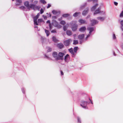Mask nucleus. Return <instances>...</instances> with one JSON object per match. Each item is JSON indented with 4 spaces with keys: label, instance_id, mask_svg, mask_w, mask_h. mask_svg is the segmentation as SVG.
Returning <instances> with one entry per match:
<instances>
[{
    "label": "nucleus",
    "instance_id": "obj_1",
    "mask_svg": "<svg viewBox=\"0 0 123 123\" xmlns=\"http://www.w3.org/2000/svg\"><path fill=\"white\" fill-rule=\"evenodd\" d=\"M77 22L73 21L70 23L72 26V28L73 31H74L76 30L77 28L78 25L76 24Z\"/></svg>",
    "mask_w": 123,
    "mask_h": 123
},
{
    "label": "nucleus",
    "instance_id": "obj_2",
    "mask_svg": "<svg viewBox=\"0 0 123 123\" xmlns=\"http://www.w3.org/2000/svg\"><path fill=\"white\" fill-rule=\"evenodd\" d=\"M52 24L54 26L57 27L58 28H60L62 27L55 20H53L52 21Z\"/></svg>",
    "mask_w": 123,
    "mask_h": 123
},
{
    "label": "nucleus",
    "instance_id": "obj_3",
    "mask_svg": "<svg viewBox=\"0 0 123 123\" xmlns=\"http://www.w3.org/2000/svg\"><path fill=\"white\" fill-rule=\"evenodd\" d=\"M65 55L64 53L59 52L58 54V60H63L64 59L63 56Z\"/></svg>",
    "mask_w": 123,
    "mask_h": 123
},
{
    "label": "nucleus",
    "instance_id": "obj_4",
    "mask_svg": "<svg viewBox=\"0 0 123 123\" xmlns=\"http://www.w3.org/2000/svg\"><path fill=\"white\" fill-rule=\"evenodd\" d=\"M87 104V101H82L80 104V105L83 108L86 109L87 108V107L86 106Z\"/></svg>",
    "mask_w": 123,
    "mask_h": 123
},
{
    "label": "nucleus",
    "instance_id": "obj_5",
    "mask_svg": "<svg viewBox=\"0 0 123 123\" xmlns=\"http://www.w3.org/2000/svg\"><path fill=\"white\" fill-rule=\"evenodd\" d=\"M72 41V40L70 39H69L68 40L65 41L64 42V44L66 46H69L70 43Z\"/></svg>",
    "mask_w": 123,
    "mask_h": 123
},
{
    "label": "nucleus",
    "instance_id": "obj_6",
    "mask_svg": "<svg viewBox=\"0 0 123 123\" xmlns=\"http://www.w3.org/2000/svg\"><path fill=\"white\" fill-rule=\"evenodd\" d=\"M87 29L90 31L89 32V34L87 35V36L86 37V39L90 36V34H91V32L94 31V28L93 27H91L89 28H88Z\"/></svg>",
    "mask_w": 123,
    "mask_h": 123
},
{
    "label": "nucleus",
    "instance_id": "obj_7",
    "mask_svg": "<svg viewBox=\"0 0 123 123\" xmlns=\"http://www.w3.org/2000/svg\"><path fill=\"white\" fill-rule=\"evenodd\" d=\"M52 55L56 60H58V54L57 52H53L52 53Z\"/></svg>",
    "mask_w": 123,
    "mask_h": 123
},
{
    "label": "nucleus",
    "instance_id": "obj_8",
    "mask_svg": "<svg viewBox=\"0 0 123 123\" xmlns=\"http://www.w3.org/2000/svg\"><path fill=\"white\" fill-rule=\"evenodd\" d=\"M101 9L100 7H99L96 10L94 13V15H95L99 13H100V10Z\"/></svg>",
    "mask_w": 123,
    "mask_h": 123
},
{
    "label": "nucleus",
    "instance_id": "obj_9",
    "mask_svg": "<svg viewBox=\"0 0 123 123\" xmlns=\"http://www.w3.org/2000/svg\"><path fill=\"white\" fill-rule=\"evenodd\" d=\"M69 59V55L68 54H67L64 57V60L66 62H68Z\"/></svg>",
    "mask_w": 123,
    "mask_h": 123
},
{
    "label": "nucleus",
    "instance_id": "obj_10",
    "mask_svg": "<svg viewBox=\"0 0 123 123\" xmlns=\"http://www.w3.org/2000/svg\"><path fill=\"white\" fill-rule=\"evenodd\" d=\"M35 5L34 4H31L29 5V6L28 8V9L30 10L31 9L35 10Z\"/></svg>",
    "mask_w": 123,
    "mask_h": 123
},
{
    "label": "nucleus",
    "instance_id": "obj_11",
    "mask_svg": "<svg viewBox=\"0 0 123 123\" xmlns=\"http://www.w3.org/2000/svg\"><path fill=\"white\" fill-rule=\"evenodd\" d=\"M15 4L16 5L19 6L21 5L22 1V0H16Z\"/></svg>",
    "mask_w": 123,
    "mask_h": 123
},
{
    "label": "nucleus",
    "instance_id": "obj_12",
    "mask_svg": "<svg viewBox=\"0 0 123 123\" xmlns=\"http://www.w3.org/2000/svg\"><path fill=\"white\" fill-rule=\"evenodd\" d=\"M69 51L72 55V56L74 57L75 56V55L74 53L72 48H71L69 49Z\"/></svg>",
    "mask_w": 123,
    "mask_h": 123
},
{
    "label": "nucleus",
    "instance_id": "obj_13",
    "mask_svg": "<svg viewBox=\"0 0 123 123\" xmlns=\"http://www.w3.org/2000/svg\"><path fill=\"white\" fill-rule=\"evenodd\" d=\"M91 24L92 25H93L98 23V21L97 20L93 19L91 21Z\"/></svg>",
    "mask_w": 123,
    "mask_h": 123
},
{
    "label": "nucleus",
    "instance_id": "obj_14",
    "mask_svg": "<svg viewBox=\"0 0 123 123\" xmlns=\"http://www.w3.org/2000/svg\"><path fill=\"white\" fill-rule=\"evenodd\" d=\"M58 47L60 49H61L63 47L64 45L63 44L61 43H58L57 45Z\"/></svg>",
    "mask_w": 123,
    "mask_h": 123
},
{
    "label": "nucleus",
    "instance_id": "obj_15",
    "mask_svg": "<svg viewBox=\"0 0 123 123\" xmlns=\"http://www.w3.org/2000/svg\"><path fill=\"white\" fill-rule=\"evenodd\" d=\"M78 21L79 23L82 24H85L86 23V20L82 19H80Z\"/></svg>",
    "mask_w": 123,
    "mask_h": 123
},
{
    "label": "nucleus",
    "instance_id": "obj_16",
    "mask_svg": "<svg viewBox=\"0 0 123 123\" xmlns=\"http://www.w3.org/2000/svg\"><path fill=\"white\" fill-rule=\"evenodd\" d=\"M98 5L97 4H96L95 5L93 6L91 8V10L92 11H94L95 10L96 8L97 7Z\"/></svg>",
    "mask_w": 123,
    "mask_h": 123
},
{
    "label": "nucleus",
    "instance_id": "obj_17",
    "mask_svg": "<svg viewBox=\"0 0 123 123\" xmlns=\"http://www.w3.org/2000/svg\"><path fill=\"white\" fill-rule=\"evenodd\" d=\"M86 29V27L83 26L80 28L79 29V31L81 32H82L85 31Z\"/></svg>",
    "mask_w": 123,
    "mask_h": 123
},
{
    "label": "nucleus",
    "instance_id": "obj_18",
    "mask_svg": "<svg viewBox=\"0 0 123 123\" xmlns=\"http://www.w3.org/2000/svg\"><path fill=\"white\" fill-rule=\"evenodd\" d=\"M84 34H83L79 35L78 37V39L80 40L82 39L84 37Z\"/></svg>",
    "mask_w": 123,
    "mask_h": 123
},
{
    "label": "nucleus",
    "instance_id": "obj_19",
    "mask_svg": "<svg viewBox=\"0 0 123 123\" xmlns=\"http://www.w3.org/2000/svg\"><path fill=\"white\" fill-rule=\"evenodd\" d=\"M24 4L25 6L26 7L28 8L30 5H29V2L28 1H26L24 3Z\"/></svg>",
    "mask_w": 123,
    "mask_h": 123
},
{
    "label": "nucleus",
    "instance_id": "obj_20",
    "mask_svg": "<svg viewBox=\"0 0 123 123\" xmlns=\"http://www.w3.org/2000/svg\"><path fill=\"white\" fill-rule=\"evenodd\" d=\"M88 10V8H87L85 10L82 12V14L83 15H85L87 13Z\"/></svg>",
    "mask_w": 123,
    "mask_h": 123
},
{
    "label": "nucleus",
    "instance_id": "obj_21",
    "mask_svg": "<svg viewBox=\"0 0 123 123\" xmlns=\"http://www.w3.org/2000/svg\"><path fill=\"white\" fill-rule=\"evenodd\" d=\"M98 20H99L101 21H103L105 19V17H98L97 18Z\"/></svg>",
    "mask_w": 123,
    "mask_h": 123
},
{
    "label": "nucleus",
    "instance_id": "obj_22",
    "mask_svg": "<svg viewBox=\"0 0 123 123\" xmlns=\"http://www.w3.org/2000/svg\"><path fill=\"white\" fill-rule=\"evenodd\" d=\"M66 33L67 34L68 36H70L72 35L71 32L69 30H68L66 31Z\"/></svg>",
    "mask_w": 123,
    "mask_h": 123
},
{
    "label": "nucleus",
    "instance_id": "obj_23",
    "mask_svg": "<svg viewBox=\"0 0 123 123\" xmlns=\"http://www.w3.org/2000/svg\"><path fill=\"white\" fill-rule=\"evenodd\" d=\"M80 14V12H76L74 14L73 16L74 17H76L78 15H79Z\"/></svg>",
    "mask_w": 123,
    "mask_h": 123
},
{
    "label": "nucleus",
    "instance_id": "obj_24",
    "mask_svg": "<svg viewBox=\"0 0 123 123\" xmlns=\"http://www.w3.org/2000/svg\"><path fill=\"white\" fill-rule=\"evenodd\" d=\"M45 32L46 34V35L47 36H48L49 34V32L48 30H45Z\"/></svg>",
    "mask_w": 123,
    "mask_h": 123
},
{
    "label": "nucleus",
    "instance_id": "obj_25",
    "mask_svg": "<svg viewBox=\"0 0 123 123\" xmlns=\"http://www.w3.org/2000/svg\"><path fill=\"white\" fill-rule=\"evenodd\" d=\"M19 9L24 11H25L26 9V8L24 6H22L19 7Z\"/></svg>",
    "mask_w": 123,
    "mask_h": 123
},
{
    "label": "nucleus",
    "instance_id": "obj_26",
    "mask_svg": "<svg viewBox=\"0 0 123 123\" xmlns=\"http://www.w3.org/2000/svg\"><path fill=\"white\" fill-rule=\"evenodd\" d=\"M40 6H35V10H39V9H40Z\"/></svg>",
    "mask_w": 123,
    "mask_h": 123
},
{
    "label": "nucleus",
    "instance_id": "obj_27",
    "mask_svg": "<svg viewBox=\"0 0 123 123\" xmlns=\"http://www.w3.org/2000/svg\"><path fill=\"white\" fill-rule=\"evenodd\" d=\"M53 41L55 42H56L57 41V40L56 39L55 37L53 36L52 37Z\"/></svg>",
    "mask_w": 123,
    "mask_h": 123
},
{
    "label": "nucleus",
    "instance_id": "obj_28",
    "mask_svg": "<svg viewBox=\"0 0 123 123\" xmlns=\"http://www.w3.org/2000/svg\"><path fill=\"white\" fill-rule=\"evenodd\" d=\"M73 44H78V41L77 40H74L73 41Z\"/></svg>",
    "mask_w": 123,
    "mask_h": 123
},
{
    "label": "nucleus",
    "instance_id": "obj_29",
    "mask_svg": "<svg viewBox=\"0 0 123 123\" xmlns=\"http://www.w3.org/2000/svg\"><path fill=\"white\" fill-rule=\"evenodd\" d=\"M69 14H65L63 15L62 17H67L68 16Z\"/></svg>",
    "mask_w": 123,
    "mask_h": 123
},
{
    "label": "nucleus",
    "instance_id": "obj_30",
    "mask_svg": "<svg viewBox=\"0 0 123 123\" xmlns=\"http://www.w3.org/2000/svg\"><path fill=\"white\" fill-rule=\"evenodd\" d=\"M66 23V22L65 21L63 20H62L60 22V24L63 25H65Z\"/></svg>",
    "mask_w": 123,
    "mask_h": 123
},
{
    "label": "nucleus",
    "instance_id": "obj_31",
    "mask_svg": "<svg viewBox=\"0 0 123 123\" xmlns=\"http://www.w3.org/2000/svg\"><path fill=\"white\" fill-rule=\"evenodd\" d=\"M78 48L77 47H75L74 48V51L75 53H76Z\"/></svg>",
    "mask_w": 123,
    "mask_h": 123
},
{
    "label": "nucleus",
    "instance_id": "obj_32",
    "mask_svg": "<svg viewBox=\"0 0 123 123\" xmlns=\"http://www.w3.org/2000/svg\"><path fill=\"white\" fill-rule=\"evenodd\" d=\"M52 13L54 14H56L57 13V11L53 10L52 11Z\"/></svg>",
    "mask_w": 123,
    "mask_h": 123
},
{
    "label": "nucleus",
    "instance_id": "obj_33",
    "mask_svg": "<svg viewBox=\"0 0 123 123\" xmlns=\"http://www.w3.org/2000/svg\"><path fill=\"white\" fill-rule=\"evenodd\" d=\"M40 2L42 3L45 4L46 3V2L44 0H40Z\"/></svg>",
    "mask_w": 123,
    "mask_h": 123
},
{
    "label": "nucleus",
    "instance_id": "obj_34",
    "mask_svg": "<svg viewBox=\"0 0 123 123\" xmlns=\"http://www.w3.org/2000/svg\"><path fill=\"white\" fill-rule=\"evenodd\" d=\"M34 25H38L37 21H34Z\"/></svg>",
    "mask_w": 123,
    "mask_h": 123
},
{
    "label": "nucleus",
    "instance_id": "obj_35",
    "mask_svg": "<svg viewBox=\"0 0 123 123\" xmlns=\"http://www.w3.org/2000/svg\"><path fill=\"white\" fill-rule=\"evenodd\" d=\"M43 21L42 19H39L38 20V23H41Z\"/></svg>",
    "mask_w": 123,
    "mask_h": 123
},
{
    "label": "nucleus",
    "instance_id": "obj_36",
    "mask_svg": "<svg viewBox=\"0 0 123 123\" xmlns=\"http://www.w3.org/2000/svg\"><path fill=\"white\" fill-rule=\"evenodd\" d=\"M48 49L47 50L48 52H49L51 51V49L49 47H48Z\"/></svg>",
    "mask_w": 123,
    "mask_h": 123
},
{
    "label": "nucleus",
    "instance_id": "obj_37",
    "mask_svg": "<svg viewBox=\"0 0 123 123\" xmlns=\"http://www.w3.org/2000/svg\"><path fill=\"white\" fill-rule=\"evenodd\" d=\"M38 18V17H37L36 16L34 18V21H37V19Z\"/></svg>",
    "mask_w": 123,
    "mask_h": 123
},
{
    "label": "nucleus",
    "instance_id": "obj_38",
    "mask_svg": "<svg viewBox=\"0 0 123 123\" xmlns=\"http://www.w3.org/2000/svg\"><path fill=\"white\" fill-rule=\"evenodd\" d=\"M77 118L78 119V122L79 123H81V121L80 118L79 117H78Z\"/></svg>",
    "mask_w": 123,
    "mask_h": 123
},
{
    "label": "nucleus",
    "instance_id": "obj_39",
    "mask_svg": "<svg viewBox=\"0 0 123 123\" xmlns=\"http://www.w3.org/2000/svg\"><path fill=\"white\" fill-rule=\"evenodd\" d=\"M37 3L38 1H35L33 2V4H34V5H35L37 4Z\"/></svg>",
    "mask_w": 123,
    "mask_h": 123
},
{
    "label": "nucleus",
    "instance_id": "obj_40",
    "mask_svg": "<svg viewBox=\"0 0 123 123\" xmlns=\"http://www.w3.org/2000/svg\"><path fill=\"white\" fill-rule=\"evenodd\" d=\"M120 17H123V11L120 13Z\"/></svg>",
    "mask_w": 123,
    "mask_h": 123
},
{
    "label": "nucleus",
    "instance_id": "obj_41",
    "mask_svg": "<svg viewBox=\"0 0 123 123\" xmlns=\"http://www.w3.org/2000/svg\"><path fill=\"white\" fill-rule=\"evenodd\" d=\"M113 39H115L116 38V37L115 36V35L114 34H113Z\"/></svg>",
    "mask_w": 123,
    "mask_h": 123
},
{
    "label": "nucleus",
    "instance_id": "obj_42",
    "mask_svg": "<svg viewBox=\"0 0 123 123\" xmlns=\"http://www.w3.org/2000/svg\"><path fill=\"white\" fill-rule=\"evenodd\" d=\"M43 10L42 9V8H41L40 10L41 14H42L43 13Z\"/></svg>",
    "mask_w": 123,
    "mask_h": 123
},
{
    "label": "nucleus",
    "instance_id": "obj_43",
    "mask_svg": "<svg viewBox=\"0 0 123 123\" xmlns=\"http://www.w3.org/2000/svg\"><path fill=\"white\" fill-rule=\"evenodd\" d=\"M92 0H93L94 2H97V0H88V1L90 2Z\"/></svg>",
    "mask_w": 123,
    "mask_h": 123
},
{
    "label": "nucleus",
    "instance_id": "obj_44",
    "mask_svg": "<svg viewBox=\"0 0 123 123\" xmlns=\"http://www.w3.org/2000/svg\"><path fill=\"white\" fill-rule=\"evenodd\" d=\"M49 29L50 30L52 29V26L51 25V24H49Z\"/></svg>",
    "mask_w": 123,
    "mask_h": 123
},
{
    "label": "nucleus",
    "instance_id": "obj_45",
    "mask_svg": "<svg viewBox=\"0 0 123 123\" xmlns=\"http://www.w3.org/2000/svg\"><path fill=\"white\" fill-rule=\"evenodd\" d=\"M63 30L64 31H66L67 30V28L65 25L63 27Z\"/></svg>",
    "mask_w": 123,
    "mask_h": 123
},
{
    "label": "nucleus",
    "instance_id": "obj_46",
    "mask_svg": "<svg viewBox=\"0 0 123 123\" xmlns=\"http://www.w3.org/2000/svg\"><path fill=\"white\" fill-rule=\"evenodd\" d=\"M51 32L52 33H56V31L55 30H53L51 31Z\"/></svg>",
    "mask_w": 123,
    "mask_h": 123
},
{
    "label": "nucleus",
    "instance_id": "obj_47",
    "mask_svg": "<svg viewBox=\"0 0 123 123\" xmlns=\"http://www.w3.org/2000/svg\"><path fill=\"white\" fill-rule=\"evenodd\" d=\"M51 6V5L50 4H48V6L47 7V8H49Z\"/></svg>",
    "mask_w": 123,
    "mask_h": 123
},
{
    "label": "nucleus",
    "instance_id": "obj_48",
    "mask_svg": "<svg viewBox=\"0 0 123 123\" xmlns=\"http://www.w3.org/2000/svg\"><path fill=\"white\" fill-rule=\"evenodd\" d=\"M121 26H123V20H122L121 21Z\"/></svg>",
    "mask_w": 123,
    "mask_h": 123
},
{
    "label": "nucleus",
    "instance_id": "obj_49",
    "mask_svg": "<svg viewBox=\"0 0 123 123\" xmlns=\"http://www.w3.org/2000/svg\"><path fill=\"white\" fill-rule=\"evenodd\" d=\"M52 18L53 19H55L56 18V17L55 16H53L52 17Z\"/></svg>",
    "mask_w": 123,
    "mask_h": 123
},
{
    "label": "nucleus",
    "instance_id": "obj_50",
    "mask_svg": "<svg viewBox=\"0 0 123 123\" xmlns=\"http://www.w3.org/2000/svg\"><path fill=\"white\" fill-rule=\"evenodd\" d=\"M114 4L115 6H117L118 5V3L116 2H114Z\"/></svg>",
    "mask_w": 123,
    "mask_h": 123
},
{
    "label": "nucleus",
    "instance_id": "obj_51",
    "mask_svg": "<svg viewBox=\"0 0 123 123\" xmlns=\"http://www.w3.org/2000/svg\"><path fill=\"white\" fill-rule=\"evenodd\" d=\"M40 14L39 13H38L37 14V15L36 16V17H38V18L39 17V16H40Z\"/></svg>",
    "mask_w": 123,
    "mask_h": 123
},
{
    "label": "nucleus",
    "instance_id": "obj_52",
    "mask_svg": "<svg viewBox=\"0 0 123 123\" xmlns=\"http://www.w3.org/2000/svg\"><path fill=\"white\" fill-rule=\"evenodd\" d=\"M83 41L82 40H81L80 41V44H81L82 43Z\"/></svg>",
    "mask_w": 123,
    "mask_h": 123
},
{
    "label": "nucleus",
    "instance_id": "obj_53",
    "mask_svg": "<svg viewBox=\"0 0 123 123\" xmlns=\"http://www.w3.org/2000/svg\"><path fill=\"white\" fill-rule=\"evenodd\" d=\"M47 23H49V24H51L50 23V21L49 20L47 21Z\"/></svg>",
    "mask_w": 123,
    "mask_h": 123
},
{
    "label": "nucleus",
    "instance_id": "obj_54",
    "mask_svg": "<svg viewBox=\"0 0 123 123\" xmlns=\"http://www.w3.org/2000/svg\"><path fill=\"white\" fill-rule=\"evenodd\" d=\"M22 92H23L24 93H25V92H24V88H22Z\"/></svg>",
    "mask_w": 123,
    "mask_h": 123
},
{
    "label": "nucleus",
    "instance_id": "obj_55",
    "mask_svg": "<svg viewBox=\"0 0 123 123\" xmlns=\"http://www.w3.org/2000/svg\"><path fill=\"white\" fill-rule=\"evenodd\" d=\"M76 36V34H74L73 35V36L74 37V39H75V37Z\"/></svg>",
    "mask_w": 123,
    "mask_h": 123
},
{
    "label": "nucleus",
    "instance_id": "obj_56",
    "mask_svg": "<svg viewBox=\"0 0 123 123\" xmlns=\"http://www.w3.org/2000/svg\"><path fill=\"white\" fill-rule=\"evenodd\" d=\"M61 74L62 75H63V72L62 71H61Z\"/></svg>",
    "mask_w": 123,
    "mask_h": 123
},
{
    "label": "nucleus",
    "instance_id": "obj_57",
    "mask_svg": "<svg viewBox=\"0 0 123 123\" xmlns=\"http://www.w3.org/2000/svg\"><path fill=\"white\" fill-rule=\"evenodd\" d=\"M121 28L122 30V31H123V26H121Z\"/></svg>",
    "mask_w": 123,
    "mask_h": 123
},
{
    "label": "nucleus",
    "instance_id": "obj_58",
    "mask_svg": "<svg viewBox=\"0 0 123 123\" xmlns=\"http://www.w3.org/2000/svg\"><path fill=\"white\" fill-rule=\"evenodd\" d=\"M45 56L47 58H49V57L48 56L46 55H45Z\"/></svg>",
    "mask_w": 123,
    "mask_h": 123
},
{
    "label": "nucleus",
    "instance_id": "obj_59",
    "mask_svg": "<svg viewBox=\"0 0 123 123\" xmlns=\"http://www.w3.org/2000/svg\"><path fill=\"white\" fill-rule=\"evenodd\" d=\"M113 54H114V55L115 56H116V55L115 54V52L114 51L113 52Z\"/></svg>",
    "mask_w": 123,
    "mask_h": 123
},
{
    "label": "nucleus",
    "instance_id": "obj_60",
    "mask_svg": "<svg viewBox=\"0 0 123 123\" xmlns=\"http://www.w3.org/2000/svg\"><path fill=\"white\" fill-rule=\"evenodd\" d=\"M62 17H61V19H60L59 18V20H61L62 19Z\"/></svg>",
    "mask_w": 123,
    "mask_h": 123
},
{
    "label": "nucleus",
    "instance_id": "obj_61",
    "mask_svg": "<svg viewBox=\"0 0 123 123\" xmlns=\"http://www.w3.org/2000/svg\"><path fill=\"white\" fill-rule=\"evenodd\" d=\"M90 17V16L89 15V16H88L87 17V18H89Z\"/></svg>",
    "mask_w": 123,
    "mask_h": 123
},
{
    "label": "nucleus",
    "instance_id": "obj_62",
    "mask_svg": "<svg viewBox=\"0 0 123 123\" xmlns=\"http://www.w3.org/2000/svg\"><path fill=\"white\" fill-rule=\"evenodd\" d=\"M89 100H90V101H91V103L92 104H92V102L91 101V100H90V98H89Z\"/></svg>",
    "mask_w": 123,
    "mask_h": 123
},
{
    "label": "nucleus",
    "instance_id": "obj_63",
    "mask_svg": "<svg viewBox=\"0 0 123 123\" xmlns=\"http://www.w3.org/2000/svg\"><path fill=\"white\" fill-rule=\"evenodd\" d=\"M37 27H38L37 26H36L34 28H37Z\"/></svg>",
    "mask_w": 123,
    "mask_h": 123
},
{
    "label": "nucleus",
    "instance_id": "obj_64",
    "mask_svg": "<svg viewBox=\"0 0 123 123\" xmlns=\"http://www.w3.org/2000/svg\"><path fill=\"white\" fill-rule=\"evenodd\" d=\"M49 16H50V17H51V15H49Z\"/></svg>",
    "mask_w": 123,
    "mask_h": 123
}]
</instances>
